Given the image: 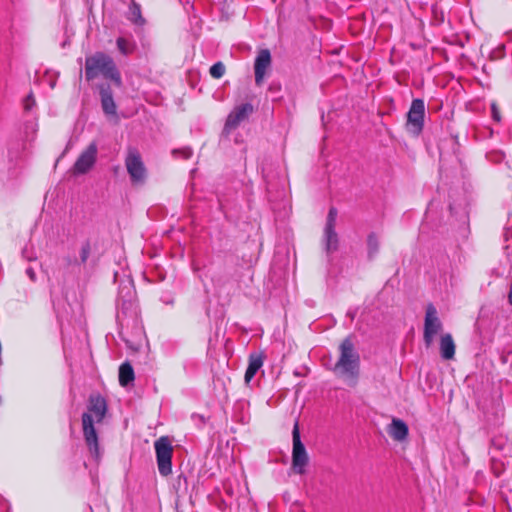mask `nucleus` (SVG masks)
<instances>
[{
	"label": "nucleus",
	"instance_id": "nucleus-4",
	"mask_svg": "<svg viewBox=\"0 0 512 512\" xmlns=\"http://www.w3.org/2000/svg\"><path fill=\"white\" fill-rule=\"evenodd\" d=\"M425 103L423 99H413L407 113L405 128L409 134L418 137L424 128Z\"/></svg>",
	"mask_w": 512,
	"mask_h": 512
},
{
	"label": "nucleus",
	"instance_id": "nucleus-25",
	"mask_svg": "<svg viewBox=\"0 0 512 512\" xmlns=\"http://www.w3.org/2000/svg\"><path fill=\"white\" fill-rule=\"evenodd\" d=\"M91 252V245L89 241H85L82 244L81 251H80V261L81 263H85L90 255Z\"/></svg>",
	"mask_w": 512,
	"mask_h": 512
},
{
	"label": "nucleus",
	"instance_id": "nucleus-16",
	"mask_svg": "<svg viewBox=\"0 0 512 512\" xmlns=\"http://www.w3.org/2000/svg\"><path fill=\"white\" fill-rule=\"evenodd\" d=\"M389 435L396 441H403L408 436V426L400 419L394 418L388 429Z\"/></svg>",
	"mask_w": 512,
	"mask_h": 512
},
{
	"label": "nucleus",
	"instance_id": "nucleus-18",
	"mask_svg": "<svg viewBox=\"0 0 512 512\" xmlns=\"http://www.w3.org/2000/svg\"><path fill=\"white\" fill-rule=\"evenodd\" d=\"M135 379L134 370L129 362H124L119 367V383L122 387H127Z\"/></svg>",
	"mask_w": 512,
	"mask_h": 512
},
{
	"label": "nucleus",
	"instance_id": "nucleus-15",
	"mask_svg": "<svg viewBox=\"0 0 512 512\" xmlns=\"http://www.w3.org/2000/svg\"><path fill=\"white\" fill-rule=\"evenodd\" d=\"M263 365V356L261 354L252 353L249 356L248 367L245 372L244 380L246 384L254 378L258 370Z\"/></svg>",
	"mask_w": 512,
	"mask_h": 512
},
{
	"label": "nucleus",
	"instance_id": "nucleus-23",
	"mask_svg": "<svg viewBox=\"0 0 512 512\" xmlns=\"http://www.w3.org/2000/svg\"><path fill=\"white\" fill-rule=\"evenodd\" d=\"M225 70V65L221 61H218L210 67L209 73L211 77L220 79L225 74Z\"/></svg>",
	"mask_w": 512,
	"mask_h": 512
},
{
	"label": "nucleus",
	"instance_id": "nucleus-19",
	"mask_svg": "<svg viewBox=\"0 0 512 512\" xmlns=\"http://www.w3.org/2000/svg\"><path fill=\"white\" fill-rule=\"evenodd\" d=\"M135 293V288L131 281L121 282L116 300H134Z\"/></svg>",
	"mask_w": 512,
	"mask_h": 512
},
{
	"label": "nucleus",
	"instance_id": "nucleus-27",
	"mask_svg": "<svg viewBox=\"0 0 512 512\" xmlns=\"http://www.w3.org/2000/svg\"><path fill=\"white\" fill-rule=\"evenodd\" d=\"M35 105V99L33 97V94L30 93L26 98L24 102V108L26 111H30L32 107Z\"/></svg>",
	"mask_w": 512,
	"mask_h": 512
},
{
	"label": "nucleus",
	"instance_id": "nucleus-21",
	"mask_svg": "<svg viewBox=\"0 0 512 512\" xmlns=\"http://www.w3.org/2000/svg\"><path fill=\"white\" fill-rule=\"evenodd\" d=\"M117 320L121 321L122 316L129 315L134 309V300H116Z\"/></svg>",
	"mask_w": 512,
	"mask_h": 512
},
{
	"label": "nucleus",
	"instance_id": "nucleus-24",
	"mask_svg": "<svg viewBox=\"0 0 512 512\" xmlns=\"http://www.w3.org/2000/svg\"><path fill=\"white\" fill-rule=\"evenodd\" d=\"M338 211L335 207H330L325 223V227L335 228Z\"/></svg>",
	"mask_w": 512,
	"mask_h": 512
},
{
	"label": "nucleus",
	"instance_id": "nucleus-14",
	"mask_svg": "<svg viewBox=\"0 0 512 512\" xmlns=\"http://www.w3.org/2000/svg\"><path fill=\"white\" fill-rule=\"evenodd\" d=\"M322 242L324 251L328 256L338 250L339 238L335 228L324 227Z\"/></svg>",
	"mask_w": 512,
	"mask_h": 512
},
{
	"label": "nucleus",
	"instance_id": "nucleus-32",
	"mask_svg": "<svg viewBox=\"0 0 512 512\" xmlns=\"http://www.w3.org/2000/svg\"><path fill=\"white\" fill-rule=\"evenodd\" d=\"M492 110H493V117H494V119L499 121L500 120V116H499V113L496 111L494 105L492 106Z\"/></svg>",
	"mask_w": 512,
	"mask_h": 512
},
{
	"label": "nucleus",
	"instance_id": "nucleus-5",
	"mask_svg": "<svg viewBox=\"0 0 512 512\" xmlns=\"http://www.w3.org/2000/svg\"><path fill=\"white\" fill-rule=\"evenodd\" d=\"M292 469L297 474H303L309 462V457L304 444L301 441L298 421L295 422L292 430Z\"/></svg>",
	"mask_w": 512,
	"mask_h": 512
},
{
	"label": "nucleus",
	"instance_id": "nucleus-22",
	"mask_svg": "<svg viewBox=\"0 0 512 512\" xmlns=\"http://www.w3.org/2000/svg\"><path fill=\"white\" fill-rule=\"evenodd\" d=\"M117 48L123 55H129L133 53L135 49V44L130 43L127 39L123 37H119L116 40Z\"/></svg>",
	"mask_w": 512,
	"mask_h": 512
},
{
	"label": "nucleus",
	"instance_id": "nucleus-29",
	"mask_svg": "<svg viewBox=\"0 0 512 512\" xmlns=\"http://www.w3.org/2000/svg\"><path fill=\"white\" fill-rule=\"evenodd\" d=\"M26 274L31 279V281L34 282L36 280V273L32 267H28L26 269Z\"/></svg>",
	"mask_w": 512,
	"mask_h": 512
},
{
	"label": "nucleus",
	"instance_id": "nucleus-17",
	"mask_svg": "<svg viewBox=\"0 0 512 512\" xmlns=\"http://www.w3.org/2000/svg\"><path fill=\"white\" fill-rule=\"evenodd\" d=\"M127 19L139 27H143L146 23V20L141 13L140 4L136 3L134 0L131 2L128 8Z\"/></svg>",
	"mask_w": 512,
	"mask_h": 512
},
{
	"label": "nucleus",
	"instance_id": "nucleus-10",
	"mask_svg": "<svg viewBox=\"0 0 512 512\" xmlns=\"http://www.w3.org/2000/svg\"><path fill=\"white\" fill-rule=\"evenodd\" d=\"M254 112V107L251 103H243L236 106L228 115L223 132L229 134L232 130L236 129L241 122L248 119Z\"/></svg>",
	"mask_w": 512,
	"mask_h": 512
},
{
	"label": "nucleus",
	"instance_id": "nucleus-3",
	"mask_svg": "<svg viewBox=\"0 0 512 512\" xmlns=\"http://www.w3.org/2000/svg\"><path fill=\"white\" fill-rule=\"evenodd\" d=\"M98 75L111 80L118 88L122 86L121 74L111 56L104 52H96L85 59V78L92 81Z\"/></svg>",
	"mask_w": 512,
	"mask_h": 512
},
{
	"label": "nucleus",
	"instance_id": "nucleus-1",
	"mask_svg": "<svg viewBox=\"0 0 512 512\" xmlns=\"http://www.w3.org/2000/svg\"><path fill=\"white\" fill-rule=\"evenodd\" d=\"M339 353V358L332 370L348 386L355 387L360 375V355L355 348L352 335L342 340L339 345Z\"/></svg>",
	"mask_w": 512,
	"mask_h": 512
},
{
	"label": "nucleus",
	"instance_id": "nucleus-28",
	"mask_svg": "<svg viewBox=\"0 0 512 512\" xmlns=\"http://www.w3.org/2000/svg\"><path fill=\"white\" fill-rule=\"evenodd\" d=\"M487 158L490 161L499 162V161L502 160L503 154L501 152L490 153V154L487 155Z\"/></svg>",
	"mask_w": 512,
	"mask_h": 512
},
{
	"label": "nucleus",
	"instance_id": "nucleus-6",
	"mask_svg": "<svg viewBox=\"0 0 512 512\" xmlns=\"http://www.w3.org/2000/svg\"><path fill=\"white\" fill-rule=\"evenodd\" d=\"M156 459L159 473L168 476L172 473L173 447L167 436H162L155 441Z\"/></svg>",
	"mask_w": 512,
	"mask_h": 512
},
{
	"label": "nucleus",
	"instance_id": "nucleus-33",
	"mask_svg": "<svg viewBox=\"0 0 512 512\" xmlns=\"http://www.w3.org/2000/svg\"><path fill=\"white\" fill-rule=\"evenodd\" d=\"M182 479L184 480L185 483L187 482L186 476H184L183 474H180L178 476V485H180V482H181Z\"/></svg>",
	"mask_w": 512,
	"mask_h": 512
},
{
	"label": "nucleus",
	"instance_id": "nucleus-13",
	"mask_svg": "<svg viewBox=\"0 0 512 512\" xmlns=\"http://www.w3.org/2000/svg\"><path fill=\"white\" fill-rule=\"evenodd\" d=\"M440 356L443 360H452L455 356L456 345L450 333L442 334L439 342Z\"/></svg>",
	"mask_w": 512,
	"mask_h": 512
},
{
	"label": "nucleus",
	"instance_id": "nucleus-11",
	"mask_svg": "<svg viewBox=\"0 0 512 512\" xmlns=\"http://www.w3.org/2000/svg\"><path fill=\"white\" fill-rule=\"evenodd\" d=\"M271 66V54L268 49H262L256 56L254 63L255 83L261 85L267 69Z\"/></svg>",
	"mask_w": 512,
	"mask_h": 512
},
{
	"label": "nucleus",
	"instance_id": "nucleus-8",
	"mask_svg": "<svg viewBox=\"0 0 512 512\" xmlns=\"http://www.w3.org/2000/svg\"><path fill=\"white\" fill-rule=\"evenodd\" d=\"M125 166L133 184H143L145 182L147 170L136 148L128 149Z\"/></svg>",
	"mask_w": 512,
	"mask_h": 512
},
{
	"label": "nucleus",
	"instance_id": "nucleus-26",
	"mask_svg": "<svg viewBox=\"0 0 512 512\" xmlns=\"http://www.w3.org/2000/svg\"><path fill=\"white\" fill-rule=\"evenodd\" d=\"M268 91L272 94L273 101L279 100L281 98V96L279 95L281 91V85L279 83H271L268 88Z\"/></svg>",
	"mask_w": 512,
	"mask_h": 512
},
{
	"label": "nucleus",
	"instance_id": "nucleus-7",
	"mask_svg": "<svg viewBox=\"0 0 512 512\" xmlns=\"http://www.w3.org/2000/svg\"><path fill=\"white\" fill-rule=\"evenodd\" d=\"M443 329V323L438 317L436 307L430 303L426 307L425 318H424V329H423V341L426 348H429L433 342L435 336Z\"/></svg>",
	"mask_w": 512,
	"mask_h": 512
},
{
	"label": "nucleus",
	"instance_id": "nucleus-20",
	"mask_svg": "<svg viewBox=\"0 0 512 512\" xmlns=\"http://www.w3.org/2000/svg\"><path fill=\"white\" fill-rule=\"evenodd\" d=\"M380 249V242L375 232H371L367 236V256L369 260H373Z\"/></svg>",
	"mask_w": 512,
	"mask_h": 512
},
{
	"label": "nucleus",
	"instance_id": "nucleus-30",
	"mask_svg": "<svg viewBox=\"0 0 512 512\" xmlns=\"http://www.w3.org/2000/svg\"><path fill=\"white\" fill-rule=\"evenodd\" d=\"M181 152L185 159H189L192 156V150L190 148H184Z\"/></svg>",
	"mask_w": 512,
	"mask_h": 512
},
{
	"label": "nucleus",
	"instance_id": "nucleus-12",
	"mask_svg": "<svg viewBox=\"0 0 512 512\" xmlns=\"http://www.w3.org/2000/svg\"><path fill=\"white\" fill-rule=\"evenodd\" d=\"M101 99V106L106 115H116V104L113 98L111 86L107 83L98 86Z\"/></svg>",
	"mask_w": 512,
	"mask_h": 512
},
{
	"label": "nucleus",
	"instance_id": "nucleus-9",
	"mask_svg": "<svg viewBox=\"0 0 512 512\" xmlns=\"http://www.w3.org/2000/svg\"><path fill=\"white\" fill-rule=\"evenodd\" d=\"M98 147L96 142H91L87 148L81 152L75 161L71 172L73 175H82L88 173L96 163Z\"/></svg>",
	"mask_w": 512,
	"mask_h": 512
},
{
	"label": "nucleus",
	"instance_id": "nucleus-31",
	"mask_svg": "<svg viewBox=\"0 0 512 512\" xmlns=\"http://www.w3.org/2000/svg\"><path fill=\"white\" fill-rule=\"evenodd\" d=\"M507 299H508V303L512 306V280L510 283Z\"/></svg>",
	"mask_w": 512,
	"mask_h": 512
},
{
	"label": "nucleus",
	"instance_id": "nucleus-2",
	"mask_svg": "<svg viewBox=\"0 0 512 512\" xmlns=\"http://www.w3.org/2000/svg\"><path fill=\"white\" fill-rule=\"evenodd\" d=\"M87 408L88 411L82 414L83 435L90 453L95 459H98L100 457V448L98 435L93 423V415H95L98 423L101 422L107 412V403L100 394H91Z\"/></svg>",
	"mask_w": 512,
	"mask_h": 512
}]
</instances>
